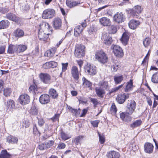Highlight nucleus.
Instances as JSON below:
<instances>
[{
  "label": "nucleus",
  "mask_w": 158,
  "mask_h": 158,
  "mask_svg": "<svg viewBox=\"0 0 158 158\" xmlns=\"http://www.w3.org/2000/svg\"><path fill=\"white\" fill-rule=\"evenodd\" d=\"M51 27L49 24L43 22L39 27L38 37L40 40L46 41L48 40L49 35L51 33Z\"/></svg>",
  "instance_id": "1"
},
{
  "label": "nucleus",
  "mask_w": 158,
  "mask_h": 158,
  "mask_svg": "<svg viewBox=\"0 0 158 158\" xmlns=\"http://www.w3.org/2000/svg\"><path fill=\"white\" fill-rule=\"evenodd\" d=\"M95 58L98 62L103 64L107 63L108 59L107 55L102 50L98 51L96 52Z\"/></svg>",
  "instance_id": "2"
},
{
  "label": "nucleus",
  "mask_w": 158,
  "mask_h": 158,
  "mask_svg": "<svg viewBox=\"0 0 158 158\" xmlns=\"http://www.w3.org/2000/svg\"><path fill=\"white\" fill-rule=\"evenodd\" d=\"M85 46L78 44L77 45L75 48L74 55L77 58H80L84 56L85 54Z\"/></svg>",
  "instance_id": "3"
},
{
  "label": "nucleus",
  "mask_w": 158,
  "mask_h": 158,
  "mask_svg": "<svg viewBox=\"0 0 158 158\" xmlns=\"http://www.w3.org/2000/svg\"><path fill=\"white\" fill-rule=\"evenodd\" d=\"M136 106L135 102L134 100L128 101L126 110V113L130 115L132 114L134 112Z\"/></svg>",
  "instance_id": "4"
},
{
  "label": "nucleus",
  "mask_w": 158,
  "mask_h": 158,
  "mask_svg": "<svg viewBox=\"0 0 158 158\" xmlns=\"http://www.w3.org/2000/svg\"><path fill=\"white\" fill-rule=\"evenodd\" d=\"M111 48L112 49L114 55L117 57L120 58L123 56V51L120 46L117 45H112L111 47Z\"/></svg>",
  "instance_id": "5"
},
{
  "label": "nucleus",
  "mask_w": 158,
  "mask_h": 158,
  "mask_svg": "<svg viewBox=\"0 0 158 158\" xmlns=\"http://www.w3.org/2000/svg\"><path fill=\"white\" fill-rule=\"evenodd\" d=\"M55 15V12L54 9L48 8L44 11L42 17L44 19H50L52 18Z\"/></svg>",
  "instance_id": "6"
},
{
  "label": "nucleus",
  "mask_w": 158,
  "mask_h": 158,
  "mask_svg": "<svg viewBox=\"0 0 158 158\" xmlns=\"http://www.w3.org/2000/svg\"><path fill=\"white\" fill-rule=\"evenodd\" d=\"M84 70L86 73L91 75H95L97 72L96 67L94 65L87 64L84 68Z\"/></svg>",
  "instance_id": "7"
},
{
  "label": "nucleus",
  "mask_w": 158,
  "mask_h": 158,
  "mask_svg": "<svg viewBox=\"0 0 158 158\" xmlns=\"http://www.w3.org/2000/svg\"><path fill=\"white\" fill-rule=\"evenodd\" d=\"M86 21L84 20V21L82 22L81 25L77 26L74 29V35L76 37L79 36L81 33L84 28L86 26Z\"/></svg>",
  "instance_id": "8"
},
{
  "label": "nucleus",
  "mask_w": 158,
  "mask_h": 158,
  "mask_svg": "<svg viewBox=\"0 0 158 158\" xmlns=\"http://www.w3.org/2000/svg\"><path fill=\"white\" fill-rule=\"evenodd\" d=\"M39 77L41 81L46 84L51 83V76L48 73H40Z\"/></svg>",
  "instance_id": "9"
},
{
  "label": "nucleus",
  "mask_w": 158,
  "mask_h": 158,
  "mask_svg": "<svg viewBox=\"0 0 158 158\" xmlns=\"http://www.w3.org/2000/svg\"><path fill=\"white\" fill-rule=\"evenodd\" d=\"M113 20L117 23H122L125 20V16L122 12H117L113 17Z\"/></svg>",
  "instance_id": "10"
},
{
  "label": "nucleus",
  "mask_w": 158,
  "mask_h": 158,
  "mask_svg": "<svg viewBox=\"0 0 158 158\" xmlns=\"http://www.w3.org/2000/svg\"><path fill=\"white\" fill-rule=\"evenodd\" d=\"M19 102L21 104L25 105L28 104L30 102V97L27 94L21 95L19 97Z\"/></svg>",
  "instance_id": "11"
},
{
  "label": "nucleus",
  "mask_w": 158,
  "mask_h": 158,
  "mask_svg": "<svg viewBox=\"0 0 158 158\" xmlns=\"http://www.w3.org/2000/svg\"><path fill=\"white\" fill-rule=\"evenodd\" d=\"M71 72L72 76L74 80L78 81L79 77V73L77 67L75 66H73Z\"/></svg>",
  "instance_id": "12"
},
{
  "label": "nucleus",
  "mask_w": 158,
  "mask_h": 158,
  "mask_svg": "<svg viewBox=\"0 0 158 158\" xmlns=\"http://www.w3.org/2000/svg\"><path fill=\"white\" fill-rule=\"evenodd\" d=\"M129 97V94L124 93L118 95L116 100L119 104H121L124 103L126 100Z\"/></svg>",
  "instance_id": "13"
},
{
  "label": "nucleus",
  "mask_w": 158,
  "mask_h": 158,
  "mask_svg": "<svg viewBox=\"0 0 158 158\" xmlns=\"http://www.w3.org/2000/svg\"><path fill=\"white\" fill-rule=\"evenodd\" d=\"M102 39L103 42L106 45H109L112 42V38L107 34H103Z\"/></svg>",
  "instance_id": "14"
},
{
  "label": "nucleus",
  "mask_w": 158,
  "mask_h": 158,
  "mask_svg": "<svg viewBox=\"0 0 158 158\" xmlns=\"http://www.w3.org/2000/svg\"><path fill=\"white\" fill-rule=\"evenodd\" d=\"M15 107V103L14 101L10 99L7 101L6 104V109L7 112H12L13 109Z\"/></svg>",
  "instance_id": "15"
},
{
  "label": "nucleus",
  "mask_w": 158,
  "mask_h": 158,
  "mask_svg": "<svg viewBox=\"0 0 158 158\" xmlns=\"http://www.w3.org/2000/svg\"><path fill=\"white\" fill-rule=\"evenodd\" d=\"M100 24L103 26H110L111 24V22L110 19L106 17H103L99 20Z\"/></svg>",
  "instance_id": "16"
},
{
  "label": "nucleus",
  "mask_w": 158,
  "mask_h": 158,
  "mask_svg": "<svg viewBox=\"0 0 158 158\" xmlns=\"http://www.w3.org/2000/svg\"><path fill=\"white\" fill-rule=\"evenodd\" d=\"M81 3V1L79 0L73 1L66 0V5L68 7L70 8L78 6Z\"/></svg>",
  "instance_id": "17"
},
{
  "label": "nucleus",
  "mask_w": 158,
  "mask_h": 158,
  "mask_svg": "<svg viewBox=\"0 0 158 158\" xmlns=\"http://www.w3.org/2000/svg\"><path fill=\"white\" fill-rule=\"evenodd\" d=\"M50 101L49 96L46 94L41 95L40 98V102L42 104H47L49 103Z\"/></svg>",
  "instance_id": "18"
},
{
  "label": "nucleus",
  "mask_w": 158,
  "mask_h": 158,
  "mask_svg": "<svg viewBox=\"0 0 158 158\" xmlns=\"http://www.w3.org/2000/svg\"><path fill=\"white\" fill-rule=\"evenodd\" d=\"M142 10L141 7L139 5H137L134 7L133 9L132 10L131 13L134 17L138 18L139 16L138 14L140 13Z\"/></svg>",
  "instance_id": "19"
},
{
  "label": "nucleus",
  "mask_w": 158,
  "mask_h": 158,
  "mask_svg": "<svg viewBox=\"0 0 158 158\" xmlns=\"http://www.w3.org/2000/svg\"><path fill=\"white\" fill-rule=\"evenodd\" d=\"M144 151L147 153L150 154L152 153L154 146L151 143H145L144 147Z\"/></svg>",
  "instance_id": "20"
},
{
  "label": "nucleus",
  "mask_w": 158,
  "mask_h": 158,
  "mask_svg": "<svg viewBox=\"0 0 158 158\" xmlns=\"http://www.w3.org/2000/svg\"><path fill=\"white\" fill-rule=\"evenodd\" d=\"M140 22L138 20L131 19L129 22L128 25L129 28L132 29H135L140 25Z\"/></svg>",
  "instance_id": "21"
},
{
  "label": "nucleus",
  "mask_w": 158,
  "mask_h": 158,
  "mask_svg": "<svg viewBox=\"0 0 158 158\" xmlns=\"http://www.w3.org/2000/svg\"><path fill=\"white\" fill-rule=\"evenodd\" d=\"M53 26L56 29H59L61 26L62 22L59 18H55L53 21Z\"/></svg>",
  "instance_id": "22"
},
{
  "label": "nucleus",
  "mask_w": 158,
  "mask_h": 158,
  "mask_svg": "<svg viewBox=\"0 0 158 158\" xmlns=\"http://www.w3.org/2000/svg\"><path fill=\"white\" fill-rule=\"evenodd\" d=\"M106 156L108 158H119L120 156L119 154L114 151L108 152Z\"/></svg>",
  "instance_id": "23"
},
{
  "label": "nucleus",
  "mask_w": 158,
  "mask_h": 158,
  "mask_svg": "<svg viewBox=\"0 0 158 158\" xmlns=\"http://www.w3.org/2000/svg\"><path fill=\"white\" fill-rule=\"evenodd\" d=\"M6 18L10 20H11L15 22L19 21V18L16 15L12 13H9L6 15Z\"/></svg>",
  "instance_id": "24"
},
{
  "label": "nucleus",
  "mask_w": 158,
  "mask_h": 158,
  "mask_svg": "<svg viewBox=\"0 0 158 158\" xmlns=\"http://www.w3.org/2000/svg\"><path fill=\"white\" fill-rule=\"evenodd\" d=\"M95 92L99 98H103L105 94V91L104 89L99 87H96Z\"/></svg>",
  "instance_id": "25"
},
{
  "label": "nucleus",
  "mask_w": 158,
  "mask_h": 158,
  "mask_svg": "<svg viewBox=\"0 0 158 158\" xmlns=\"http://www.w3.org/2000/svg\"><path fill=\"white\" fill-rule=\"evenodd\" d=\"M56 51V48H53L50 50H47L44 53V56L49 57H51L54 55Z\"/></svg>",
  "instance_id": "26"
},
{
  "label": "nucleus",
  "mask_w": 158,
  "mask_h": 158,
  "mask_svg": "<svg viewBox=\"0 0 158 158\" xmlns=\"http://www.w3.org/2000/svg\"><path fill=\"white\" fill-rule=\"evenodd\" d=\"M10 25L9 22L7 20H3L0 21V29L7 28Z\"/></svg>",
  "instance_id": "27"
},
{
  "label": "nucleus",
  "mask_w": 158,
  "mask_h": 158,
  "mask_svg": "<svg viewBox=\"0 0 158 158\" xmlns=\"http://www.w3.org/2000/svg\"><path fill=\"white\" fill-rule=\"evenodd\" d=\"M129 37L128 35L125 33H124L122 36L121 41L122 43L124 45H127L128 42Z\"/></svg>",
  "instance_id": "28"
},
{
  "label": "nucleus",
  "mask_w": 158,
  "mask_h": 158,
  "mask_svg": "<svg viewBox=\"0 0 158 158\" xmlns=\"http://www.w3.org/2000/svg\"><path fill=\"white\" fill-rule=\"evenodd\" d=\"M133 88V80L131 79L127 83V84L124 88V91L126 92H129L132 90Z\"/></svg>",
  "instance_id": "29"
},
{
  "label": "nucleus",
  "mask_w": 158,
  "mask_h": 158,
  "mask_svg": "<svg viewBox=\"0 0 158 158\" xmlns=\"http://www.w3.org/2000/svg\"><path fill=\"white\" fill-rule=\"evenodd\" d=\"M6 139L8 143H16L18 141V139L17 137L11 135L8 136Z\"/></svg>",
  "instance_id": "30"
},
{
  "label": "nucleus",
  "mask_w": 158,
  "mask_h": 158,
  "mask_svg": "<svg viewBox=\"0 0 158 158\" xmlns=\"http://www.w3.org/2000/svg\"><path fill=\"white\" fill-rule=\"evenodd\" d=\"M24 34V31L19 28L17 29L14 32V35L16 37H22L23 36Z\"/></svg>",
  "instance_id": "31"
},
{
  "label": "nucleus",
  "mask_w": 158,
  "mask_h": 158,
  "mask_svg": "<svg viewBox=\"0 0 158 158\" xmlns=\"http://www.w3.org/2000/svg\"><path fill=\"white\" fill-rule=\"evenodd\" d=\"M49 94L53 98H57L58 95L56 90L54 89H50L49 90Z\"/></svg>",
  "instance_id": "32"
},
{
  "label": "nucleus",
  "mask_w": 158,
  "mask_h": 158,
  "mask_svg": "<svg viewBox=\"0 0 158 158\" xmlns=\"http://www.w3.org/2000/svg\"><path fill=\"white\" fill-rule=\"evenodd\" d=\"M17 45L10 44L9 45L8 49V52L10 54L14 53L15 52H17Z\"/></svg>",
  "instance_id": "33"
},
{
  "label": "nucleus",
  "mask_w": 158,
  "mask_h": 158,
  "mask_svg": "<svg viewBox=\"0 0 158 158\" xmlns=\"http://www.w3.org/2000/svg\"><path fill=\"white\" fill-rule=\"evenodd\" d=\"M82 80L83 84L84 87L86 88H89V89L91 90L92 89V83L84 77L82 78Z\"/></svg>",
  "instance_id": "34"
},
{
  "label": "nucleus",
  "mask_w": 158,
  "mask_h": 158,
  "mask_svg": "<svg viewBox=\"0 0 158 158\" xmlns=\"http://www.w3.org/2000/svg\"><path fill=\"white\" fill-rule=\"evenodd\" d=\"M142 123V121L140 119L134 121L133 123L131 124L130 127L132 128H134L140 126Z\"/></svg>",
  "instance_id": "35"
},
{
  "label": "nucleus",
  "mask_w": 158,
  "mask_h": 158,
  "mask_svg": "<svg viewBox=\"0 0 158 158\" xmlns=\"http://www.w3.org/2000/svg\"><path fill=\"white\" fill-rule=\"evenodd\" d=\"M10 156L6 150H2L0 154V158H10Z\"/></svg>",
  "instance_id": "36"
},
{
  "label": "nucleus",
  "mask_w": 158,
  "mask_h": 158,
  "mask_svg": "<svg viewBox=\"0 0 158 158\" xmlns=\"http://www.w3.org/2000/svg\"><path fill=\"white\" fill-rule=\"evenodd\" d=\"M17 52H22L24 51L27 49V46L24 45H16Z\"/></svg>",
  "instance_id": "37"
},
{
  "label": "nucleus",
  "mask_w": 158,
  "mask_h": 158,
  "mask_svg": "<svg viewBox=\"0 0 158 158\" xmlns=\"http://www.w3.org/2000/svg\"><path fill=\"white\" fill-rule=\"evenodd\" d=\"M29 91L33 94H36L38 93L37 86L36 85H31L29 88Z\"/></svg>",
  "instance_id": "38"
},
{
  "label": "nucleus",
  "mask_w": 158,
  "mask_h": 158,
  "mask_svg": "<svg viewBox=\"0 0 158 158\" xmlns=\"http://www.w3.org/2000/svg\"><path fill=\"white\" fill-rule=\"evenodd\" d=\"M108 87V83L107 81H102L99 83V88L102 89L104 90H106Z\"/></svg>",
  "instance_id": "39"
},
{
  "label": "nucleus",
  "mask_w": 158,
  "mask_h": 158,
  "mask_svg": "<svg viewBox=\"0 0 158 158\" xmlns=\"http://www.w3.org/2000/svg\"><path fill=\"white\" fill-rule=\"evenodd\" d=\"M123 78L122 76H115L114 77V80L115 83L117 84H119L123 81Z\"/></svg>",
  "instance_id": "40"
},
{
  "label": "nucleus",
  "mask_w": 158,
  "mask_h": 158,
  "mask_svg": "<svg viewBox=\"0 0 158 158\" xmlns=\"http://www.w3.org/2000/svg\"><path fill=\"white\" fill-rule=\"evenodd\" d=\"M151 81L154 83H158V71L153 75Z\"/></svg>",
  "instance_id": "41"
},
{
  "label": "nucleus",
  "mask_w": 158,
  "mask_h": 158,
  "mask_svg": "<svg viewBox=\"0 0 158 158\" xmlns=\"http://www.w3.org/2000/svg\"><path fill=\"white\" fill-rule=\"evenodd\" d=\"M85 136L83 135H80L75 138L73 141L74 143L77 145L80 144V141L84 138Z\"/></svg>",
  "instance_id": "42"
},
{
  "label": "nucleus",
  "mask_w": 158,
  "mask_h": 158,
  "mask_svg": "<svg viewBox=\"0 0 158 158\" xmlns=\"http://www.w3.org/2000/svg\"><path fill=\"white\" fill-rule=\"evenodd\" d=\"M117 111V109L114 103H113L110 109V112L112 114L115 115Z\"/></svg>",
  "instance_id": "43"
},
{
  "label": "nucleus",
  "mask_w": 158,
  "mask_h": 158,
  "mask_svg": "<svg viewBox=\"0 0 158 158\" xmlns=\"http://www.w3.org/2000/svg\"><path fill=\"white\" fill-rule=\"evenodd\" d=\"M30 113L33 115H36L38 114V111L35 106H33L30 110Z\"/></svg>",
  "instance_id": "44"
},
{
  "label": "nucleus",
  "mask_w": 158,
  "mask_h": 158,
  "mask_svg": "<svg viewBox=\"0 0 158 158\" xmlns=\"http://www.w3.org/2000/svg\"><path fill=\"white\" fill-rule=\"evenodd\" d=\"M11 92V91L10 88H6L4 89L3 90V94L5 96L8 97L10 95Z\"/></svg>",
  "instance_id": "45"
},
{
  "label": "nucleus",
  "mask_w": 158,
  "mask_h": 158,
  "mask_svg": "<svg viewBox=\"0 0 158 158\" xmlns=\"http://www.w3.org/2000/svg\"><path fill=\"white\" fill-rule=\"evenodd\" d=\"M68 109L75 116L78 115L80 110V109L77 110V109H73L70 106L69 107Z\"/></svg>",
  "instance_id": "46"
},
{
  "label": "nucleus",
  "mask_w": 158,
  "mask_h": 158,
  "mask_svg": "<svg viewBox=\"0 0 158 158\" xmlns=\"http://www.w3.org/2000/svg\"><path fill=\"white\" fill-rule=\"evenodd\" d=\"M151 40L149 38H146L143 41V44L145 47H148L149 45Z\"/></svg>",
  "instance_id": "47"
},
{
  "label": "nucleus",
  "mask_w": 158,
  "mask_h": 158,
  "mask_svg": "<svg viewBox=\"0 0 158 158\" xmlns=\"http://www.w3.org/2000/svg\"><path fill=\"white\" fill-rule=\"evenodd\" d=\"M54 141L53 140H50L46 142L45 144L46 148H49L52 146L54 144Z\"/></svg>",
  "instance_id": "48"
},
{
  "label": "nucleus",
  "mask_w": 158,
  "mask_h": 158,
  "mask_svg": "<svg viewBox=\"0 0 158 158\" xmlns=\"http://www.w3.org/2000/svg\"><path fill=\"white\" fill-rule=\"evenodd\" d=\"M61 136L62 139L64 140L68 139L70 138V137L69 135L63 131L61 132Z\"/></svg>",
  "instance_id": "49"
},
{
  "label": "nucleus",
  "mask_w": 158,
  "mask_h": 158,
  "mask_svg": "<svg viewBox=\"0 0 158 158\" xmlns=\"http://www.w3.org/2000/svg\"><path fill=\"white\" fill-rule=\"evenodd\" d=\"M109 28V30L111 31V32L112 34L115 33L117 31V27L113 25L110 26Z\"/></svg>",
  "instance_id": "50"
},
{
  "label": "nucleus",
  "mask_w": 158,
  "mask_h": 158,
  "mask_svg": "<svg viewBox=\"0 0 158 158\" xmlns=\"http://www.w3.org/2000/svg\"><path fill=\"white\" fill-rule=\"evenodd\" d=\"M90 100L91 102L93 104L94 107H96L99 104V102L97 99L91 98Z\"/></svg>",
  "instance_id": "51"
},
{
  "label": "nucleus",
  "mask_w": 158,
  "mask_h": 158,
  "mask_svg": "<svg viewBox=\"0 0 158 158\" xmlns=\"http://www.w3.org/2000/svg\"><path fill=\"white\" fill-rule=\"evenodd\" d=\"M33 133L34 134L36 135H40V133L39 131H38L36 126L35 125L33 127Z\"/></svg>",
  "instance_id": "52"
},
{
  "label": "nucleus",
  "mask_w": 158,
  "mask_h": 158,
  "mask_svg": "<svg viewBox=\"0 0 158 158\" xmlns=\"http://www.w3.org/2000/svg\"><path fill=\"white\" fill-rule=\"evenodd\" d=\"M9 11L8 8L6 7H0V12L4 14L8 12Z\"/></svg>",
  "instance_id": "53"
},
{
  "label": "nucleus",
  "mask_w": 158,
  "mask_h": 158,
  "mask_svg": "<svg viewBox=\"0 0 158 158\" xmlns=\"http://www.w3.org/2000/svg\"><path fill=\"white\" fill-rule=\"evenodd\" d=\"M99 138V141L100 142L101 144H102L104 143L105 142V138L104 136L101 135L100 134L98 133Z\"/></svg>",
  "instance_id": "54"
},
{
  "label": "nucleus",
  "mask_w": 158,
  "mask_h": 158,
  "mask_svg": "<svg viewBox=\"0 0 158 158\" xmlns=\"http://www.w3.org/2000/svg\"><path fill=\"white\" fill-rule=\"evenodd\" d=\"M119 68L118 64H115L112 66L111 69L113 72H115L117 71Z\"/></svg>",
  "instance_id": "55"
},
{
  "label": "nucleus",
  "mask_w": 158,
  "mask_h": 158,
  "mask_svg": "<svg viewBox=\"0 0 158 158\" xmlns=\"http://www.w3.org/2000/svg\"><path fill=\"white\" fill-rule=\"evenodd\" d=\"M45 123V122L42 118L38 119V124L40 126H42Z\"/></svg>",
  "instance_id": "56"
},
{
  "label": "nucleus",
  "mask_w": 158,
  "mask_h": 158,
  "mask_svg": "<svg viewBox=\"0 0 158 158\" xmlns=\"http://www.w3.org/2000/svg\"><path fill=\"white\" fill-rule=\"evenodd\" d=\"M99 122V121L98 120H95L91 121V123L94 127H97L98 126Z\"/></svg>",
  "instance_id": "57"
},
{
  "label": "nucleus",
  "mask_w": 158,
  "mask_h": 158,
  "mask_svg": "<svg viewBox=\"0 0 158 158\" xmlns=\"http://www.w3.org/2000/svg\"><path fill=\"white\" fill-rule=\"evenodd\" d=\"M131 117L130 116L127 115L124 119V120L123 121L127 123H129L131 121Z\"/></svg>",
  "instance_id": "58"
},
{
  "label": "nucleus",
  "mask_w": 158,
  "mask_h": 158,
  "mask_svg": "<svg viewBox=\"0 0 158 158\" xmlns=\"http://www.w3.org/2000/svg\"><path fill=\"white\" fill-rule=\"evenodd\" d=\"M43 67L45 69H48L51 68L50 62H46L43 65Z\"/></svg>",
  "instance_id": "59"
},
{
  "label": "nucleus",
  "mask_w": 158,
  "mask_h": 158,
  "mask_svg": "<svg viewBox=\"0 0 158 158\" xmlns=\"http://www.w3.org/2000/svg\"><path fill=\"white\" fill-rule=\"evenodd\" d=\"M68 63H62V70L63 71H65L67 69L68 65Z\"/></svg>",
  "instance_id": "60"
},
{
  "label": "nucleus",
  "mask_w": 158,
  "mask_h": 158,
  "mask_svg": "<svg viewBox=\"0 0 158 158\" xmlns=\"http://www.w3.org/2000/svg\"><path fill=\"white\" fill-rule=\"evenodd\" d=\"M50 63V67L52 68L56 67L57 65V64L56 62L52 61L49 62Z\"/></svg>",
  "instance_id": "61"
},
{
  "label": "nucleus",
  "mask_w": 158,
  "mask_h": 158,
  "mask_svg": "<svg viewBox=\"0 0 158 158\" xmlns=\"http://www.w3.org/2000/svg\"><path fill=\"white\" fill-rule=\"evenodd\" d=\"M39 148L40 150H43L46 149L45 143H42L39 146Z\"/></svg>",
  "instance_id": "62"
},
{
  "label": "nucleus",
  "mask_w": 158,
  "mask_h": 158,
  "mask_svg": "<svg viewBox=\"0 0 158 158\" xmlns=\"http://www.w3.org/2000/svg\"><path fill=\"white\" fill-rule=\"evenodd\" d=\"M65 144L64 143H61L59 144L58 148L59 149H63L65 148Z\"/></svg>",
  "instance_id": "63"
},
{
  "label": "nucleus",
  "mask_w": 158,
  "mask_h": 158,
  "mask_svg": "<svg viewBox=\"0 0 158 158\" xmlns=\"http://www.w3.org/2000/svg\"><path fill=\"white\" fill-rule=\"evenodd\" d=\"M29 125V123L28 121L25 120L23 122V127H25L26 128H27L28 127Z\"/></svg>",
  "instance_id": "64"
}]
</instances>
